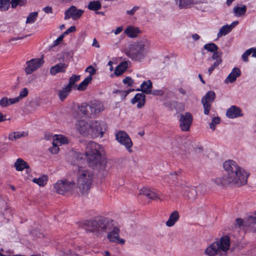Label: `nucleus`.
<instances>
[{
  "label": "nucleus",
  "mask_w": 256,
  "mask_h": 256,
  "mask_svg": "<svg viewBox=\"0 0 256 256\" xmlns=\"http://www.w3.org/2000/svg\"><path fill=\"white\" fill-rule=\"evenodd\" d=\"M223 168L226 174L214 180V182L220 186L229 184L240 186L247 183L249 174L233 160H226Z\"/></svg>",
  "instance_id": "obj_1"
},
{
  "label": "nucleus",
  "mask_w": 256,
  "mask_h": 256,
  "mask_svg": "<svg viewBox=\"0 0 256 256\" xmlns=\"http://www.w3.org/2000/svg\"><path fill=\"white\" fill-rule=\"evenodd\" d=\"M103 147L94 142H90L86 144L85 154L76 153L75 157L78 160L86 159L89 166L98 170L105 168L106 162L102 156Z\"/></svg>",
  "instance_id": "obj_2"
},
{
  "label": "nucleus",
  "mask_w": 256,
  "mask_h": 256,
  "mask_svg": "<svg viewBox=\"0 0 256 256\" xmlns=\"http://www.w3.org/2000/svg\"><path fill=\"white\" fill-rule=\"evenodd\" d=\"M106 123L102 120H78L76 130L80 134L92 138H102L108 130Z\"/></svg>",
  "instance_id": "obj_3"
},
{
  "label": "nucleus",
  "mask_w": 256,
  "mask_h": 256,
  "mask_svg": "<svg viewBox=\"0 0 256 256\" xmlns=\"http://www.w3.org/2000/svg\"><path fill=\"white\" fill-rule=\"evenodd\" d=\"M150 42L146 37L130 44L125 49V54L132 60L140 62L148 54L150 48Z\"/></svg>",
  "instance_id": "obj_4"
},
{
  "label": "nucleus",
  "mask_w": 256,
  "mask_h": 256,
  "mask_svg": "<svg viewBox=\"0 0 256 256\" xmlns=\"http://www.w3.org/2000/svg\"><path fill=\"white\" fill-rule=\"evenodd\" d=\"M230 238L224 236L208 245L204 253L206 256H226L230 250Z\"/></svg>",
  "instance_id": "obj_5"
},
{
  "label": "nucleus",
  "mask_w": 256,
  "mask_h": 256,
  "mask_svg": "<svg viewBox=\"0 0 256 256\" xmlns=\"http://www.w3.org/2000/svg\"><path fill=\"white\" fill-rule=\"evenodd\" d=\"M77 186L82 193L87 192L90 189L93 178V172L88 169L78 166L77 172Z\"/></svg>",
  "instance_id": "obj_6"
},
{
  "label": "nucleus",
  "mask_w": 256,
  "mask_h": 256,
  "mask_svg": "<svg viewBox=\"0 0 256 256\" xmlns=\"http://www.w3.org/2000/svg\"><path fill=\"white\" fill-rule=\"evenodd\" d=\"M112 220L100 218L94 220L88 221L86 224L88 230L94 233L99 236H103L108 231V228L112 226Z\"/></svg>",
  "instance_id": "obj_7"
},
{
  "label": "nucleus",
  "mask_w": 256,
  "mask_h": 256,
  "mask_svg": "<svg viewBox=\"0 0 256 256\" xmlns=\"http://www.w3.org/2000/svg\"><path fill=\"white\" fill-rule=\"evenodd\" d=\"M174 185L176 191L190 200L194 199L198 192L200 191L201 188L204 187L203 185H200L196 188V190L190 188L186 185V182L183 181H178Z\"/></svg>",
  "instance_id": "obj_8"
},
{
  "label": "nucleus",
  "mask_w": 256,
  "mask_h": 256,
  "mask_svg": "<svg viewBox=\"0 0 256 256\" xmlns=\"http://www.w3.org/2000/svg\"><path fill=\"white\" fill-rule=\"evenodd\" d=\"M112 226L110 228H108L107 238L110 242H114L116 244H124L126 240L120 236V228L118 226L117 224L114 220L110 222Z\"/></svg>",
  "instance_id": "obj_9"
},
{
  "label": "nucleus",
  "mask_w": 256,
  "mask_h": 256,
  "mask_svg": "<svg viewBox=\"0 0 256 256\" xmlns=\"http://www.w3.org/2000/svg\"><path fill=\"white\" fill-rule=\"evenodd\" d=\"M116 140L122 146H124L128 152H132L133 142L127 132L122 130H118L115 133Z\"/></svg>",
  "instance_id": "obj_10"
},
{
  "label": "nucleus",
  "mask_w": 256,
  "mask_h": 256,
  "mask_svg": "<svg viewBox=\"0 0 256 256\" xmlns=\"http://www.w3.org/2000/svg\"><path fill=\"white\" fill-rule=\"evenodd\" d=\"M76 187L75 183L67 180H58L54 185L55 191L58 194H63L72 191Z\"/></svg>",
  "instance_id": "obj_11"
},
{
  "label": "nucleus",
  "mask_w": 256,
  "mask_h": 256,
  "mask_svg": "<svg viewBox=\"0 0 256 256\" xmlns=\"http://www.w3.org/2000/svg\"><path fill=\"white\" fill-rule=\"evenodd\" d=\"M193 120L192 114L186 112L182 114L180 118V126L182 131L188 132L190 130Z\"/></svg>",
  "instance_id": "obj_12"
},
{
  "label": "nucleus",
  "mask_w": 256,
  "mask_h": 256,
  "mask_svg": "<svg viewBox=\"0 0 256 256\" xmlns=\"http://www.w3.org/2000/svg\"><path fill=\"white\" fill-rule=\"evenodd\" d=\"M44 64L42 58H34L26 62L25 72L26 74H31L40 67Z\"/></svg>",
  "instance_id": "obj_13"
},
{
  "label": "nucleus",
  "mask_w": 256,
  "mask_h": 256,
  "mask_svg": "<svg viewBox=\"0 0 256 256\" xmlns=\"http://www.w3.org/2000/svg\"><path fill=\"white\" fill-rule=\"evenodd\" d=\"M83 12L82 10L77 9L74 6H72L66 11L64 19L72 18L74 20H78L82 16Z\"/></svg>",
  "instance_id": "obj_14"
},
{
  "label": "nucleus",
  "mask_w": 256,
  "mask_h": 256,
  "mask_svg": "<svg viewBox=\"0 0 256 256\" xmlns=\"http://www.w3.org/2000/svg\"><path fill=\"white\" fill-rule=\"evenodd\" d=\"M90 105L92 109L91 116H92V117L98 116L104 110L103 103L98 100L91 102Z\"/></svg>",
  "instance_id": "obj_15"
},
{
  "label": "nucleus",
  "mask_w": 256,
  "mask_h": 256,
  "mask_svg": "<svg viewBox=\"0 0 256 256\" xmlns=\"http://www.w3.org/2000/svg\"><path fill=\"white\" fill-rule=\"evenodd\" d=\"M242 115L241 109L234 106H232L226 112V116L229 118H236Z\"/></svg>",
  "instance_id": "obj_16"
},
{
  "label": "nucleus",
  "mask_w": 256,
  "mask_h": 256,
  "mask_svg": "<svg viewBox=\"0 0 256 256\" xmlns=\"http://www.w3.org/2000/svg\"><path fill=\"white\" fill-rule=\"evenodd\" d=\"M241 74V71L238 68H234L224 80L225 84L233 83Z\"/></svg>",
  "instance_id": "obj_17"
},
{
  "label": "nucleus",
  "mask_w": 256,
  "mask_h": 256,
  "mask_svg": "<svg viewBox=\"0 0 256 256\" xmlns=\"http://www.w3.org/2000/svg\"><path fill=\"white\" fill-rule=\"evenodd\" d=\"M124 33L130 38H135L141 33V31L138 27L130 25L126 27Z\"/></svg>",
  "instance_id": "obj_18"
},
{
  "label": "nucleus",
  "mask_w": 256,
  "mask_h": 256,
  "mask_svg": "<svg viewBox=\"0 0 256 256\" xmlns=\"http://www.w3.org/2000/svg\"><path fill=\"white\" fill-rule=\"evenodd\" d=\"M146 96L143 93L136 94L131 100L132 104H137L138 108H142L145 104Z\"/></svg>",
  "instance_id": "obj_19"
},
{
  "label": "nucleus",
  "mask_w": 256,
  "mask_h": 256,
  "mask_svg": "<svg viewBox=\"0 0 256 256\" xmlns=\"http://www.w3.org/2000/svg\"><path fill=\"white\" fill-rule=\"evenodd\" d=\"M247 10L246 6L241 4L234 7L232 12L236 17H243L245 16Z\"/></svg>",
  "instance_id": "obj_20"
},
{
  "label": "nucleus",
  "mask_w": 256,
  "mask_h": 256,
  "mask_svg": "<svg viewBox=\"0 0 256 256\" xmlns=\"http://www.w3.org/2000/svg\"><path fill=\"white\" fill-rule=\"evenodd\" d=\"M68 66L64 63H60L52 66L50 69V73L52 76H55L58 73L66 72Z\"/></svg>",
  "instance_id": "obj_21"
},
{
  "label": "nucleus",
  "mask_w": 256,
  "mask_h": 256,
  "mask_svg": "<svg viewBox=\"0 0 256 256\" xmlns=\"http://www.w3.org/2000/svg\"><path fill=\"white\" fill-rule=\"evenodd\" d=\"M179 218V212L177 210H174L170 214L168 220L166 222V225L168 227H172L177 222Z\"/></svg>",
  "instance_id": "obj_22"
},
{
  "label": "nucleus",
  "mask_w": 256,
  "mask_h": 256,
  "mask_svg": "<svg viewBox=\"0 0 256 256\" xmlns=\"http://www.w3.org/2000/svg\"><path fill=\"white\" fill-rule=\"evenodd\" d=\"M152 82L150 80H148L143 82L140 85V88H138L136 90H141L144 94H150L152 93Z\"/></svg>",
  "instance_id": "obj_23"
},
{
  "label": "nucleus",
  "mask_w": 256,
  "mask_h": 256,
  "mask_svg": "<svg viewBox=\"0 0 256 256\" xmlns=\"http://www.w3.org/2000/svg\"><path fill=\"white\" fill-rule=\"evenodd\" d=\"M28 133L25 131L12 132L8 134V138L10 140L14 141L23 137H26Z\"/></svg>",
  "instance_id": "obj_24"
},
{
  "label": "nucleus",
  "mask_w": 256,
  "mask_h": 256,
  "mask_svg": "<svg viewBox=\"0 0 256 256\" xmlns=\"http://www.w3.org/2000/svg\"><path fill=\"white\" fill-rule=\"evenodd\" d=\"M180 9L187 8L197 2V0H174Z\"/></svg>",
  "instance_id": "obj_25"
},
{
  "label": "nucleus",
  "mask_w": 256,
  "mask_h": 256,
  "mask_svg": "<svg viewBox=\"0 0 256 256\" xmlns=\"http://www.w3.org/2000/svg\"><path fill=\"white\" fill-rule=\"evenodd\" d=\"M139 194L140 195H144L152 200H154L158 198V194L146 188H141L139 191Z\"/></svg>",
  "instance_id": "obj_26"
},
{
  "label": "nucleus",
  "mask_w": 256,
  "mask_h": 256,
  "mask_svg": "<svg viewBox=\"0 0 256 256\" xmlns=\"http://www.w3.org/2000/svg\"><path fill=\"white\" fill-rule=\"evenodd\" d=\"M28 165L26 161L21 158H18L14 163V168L18 172H22Z\"/></svg>",
  "instance_id": "obj_27"
},
{
  "label": "nucleus",
  "mask_w": 256,
  "mask_h": 256,
  "mask_svg": "<svg viewBox=\"0 0 256 256\" xmlns=\"http://www.w3.org/2000/svg\"><path fill=\"white\" fill-rule=\"evenodd\" d=\"M128 63L126 61L120 62L116 68L114 70V75L120 76L122 75L127 69Z\"/></svg>",
  "instance_id": "obj_28"
},
{
  "label": "nucleus",
  "mask_w": 256,
  "mask_h": 256,
  "mask_svg": "<svg viewBox=\"0 0 256 256\" xmlns=\"http://www.w3.org/2000/svg\"><path fill=\"white\" fill-rule=\"evenodd\" d=\"M53 142L54 144L60 146L68 144V140L66 136L62 134H55L53 137Z\"/></svg>",
  "instance_id": "obj_29"
},
{
  "label": "nucleus",
  "mask_w": 256,
  "mask_h": 256,
  "mask_svg": "<svg viewBox=\"0 0 256 256\" xmlns=\"http://www.w3.org/2000/svg\"><path fill=\"white\" fill-rule=\"evenodd\" d=\"M252 56L253 58H256V48H251L247 50H246L242 54V60L245 62H248V57L250 56Z\"/></svg>",
  "instance_id": "obj_30"
},
{
  "label": "nucleus",
  "mask_w": 256,
  "mask_h": 256,
  "mask_svg": "<svg viewBox=\"0 0 256 256\" xmlns=\"http://www.w3.org/2000/svg\"><path fill=\"white\" fill-rule=\"evenodd\" d=\"M78 110L84 116L88 117H92V116H91L92 109L90 104H82L80 106H78Z\"/></svg>",
  "instance_id": "obj_31"
},
{
  "label": "nucleus",
  "mask_w": 256,
  "mask_h": 256,
  "mask_svg": "<svg viewBox=\"0 0 256 256\" xmlns=\"http://www.w3.org/2000/svg\"><path fill=\"white\" fill-rule=\"evenodd\" d=\"M31 180L40 186H44L46 184L48 181V177L46 175L43 174L38 178H32Z\"/></svg>",
  "instance_id": "obj_32"
},
{
  "label": "nucleus",
  "mask_w": 256,
  "mask_h": 256,
  "mask_svg": "<svg viewBox=\"0 0 256 256\" xmlns=\"http://www.w3.org/2000/svg\"><path fill=\"white\" fill-rule=\"evenodd\" d=\"M72 90V88L66 85L63 88L60 90L58 93V96L60 100L63 101L69 94Z\"/></svg>",
  "instance_id": "obj_33"
},
{
  "label": "nucleus",
  "mask_w": 256,
  "mask_h": 256,
  "mask_svg": "<svg viewBox=\"0 0 256 256\" xmlns=\"http://www.w3.org/2000/svg\"><path fill=\"white\" fill-rule=\"evenodd\" d=\"M216 94L214 92L209 91L202 98V102H206L208 104H212L214 98Z\"/></svg>",
  "instance_id": "obj_34"
},
{
  "label": "nucleus",
  "mask_w": 256,
  "mask_h": 256,
  "mask_svg": "<svg viewBox=\"0 0 256 256\" xmlns=\"http://www.w3.org/2000/svg\"><path fill=\"white\" fill-rule=\"evenodd\" d=\"M92 78L91 76H87L77 86L78 90L82 91L85 90L88 84L92 82Z\"/></svg>",
  "instance_id": "obj_35"
},
{
  "label": "nucleus",
  "mask_w": 256,
  "mask_h": 256,
  "mask_svg": "<svg viewBox=\"0 0 256 256\" xmlns=\"http://www.w3.org/2000/svg\"><path fill=\"white\" fill-rule=\"evenodd\" d=\"M231 30L228 26V24L223 26L219 30L217 34V38H220L222 36H224L231 32Z\"/></svg>",
  "instance_id": "obj_36"
},
{
  "label": "nucleus",
  "mask_w": 256,
  "mask_h": 256,
  "mask_svg": "<svg viewBox=\"0 0 256 256\" xmlns=\"http://www.w3.org/2000/svg\"><path fill=\"white\" fill-rule=\"evenodd\" d=\"M38 16V12H30L27 18L26 21V24H32L36 21Z\"/></svg>",
  "instance_id": "obj_37"
},
{
  "label": "nucleus",
  "mask_w": 256,
  "mask_h": 256,
  "mask_svg": "<svg viewBox=\"0 0 256 256\" xmlns=\"http://www.w3.org/2000/svg\"><path fill=\"white\" fill-rule=\"evenodd\" d=\"M101 8V4L98 1L90 2L88 6V8L92 10H98Z\"/></svg>",
  "instance_id": "obj_38"
},
{
  "label": "nucleus",
  "mask_w": 256,
  "mask_h": 256,
  "mask_svg": "<svg viewBox=\"0 0 256 256\" xmlns=\"http://www.w3.org/2000/svg\"><path fill=\"white\" fill-rule=\"evenodd\" d=\"M10 0H0V10L5 11L8 10L10 6Z\"/></svg>",
  "instance_id": "obj_39"
},
{
  "label": "nucleus",
  "mask_w": 256,
  "mask_h": 256,
  "mask_svg": "<svg viewBox=\"0 0 256 256\" xmlns=\"http://www.w3.org/2000/svg\"><path fill=\"white\" fill-rule=\"evenodd\" d=\"M204 48L208 52H213L218 50V46L214 43H208L204 46Z\"/></svg>",
  "instance_id": "obj_40"
},
{
  "label": "nucleus",
  "mask_w": 256,
  "mask_h": 256,
  "mask_svg": "<svg viewBox=\"0 0 256 256\" xmlns=\"http://www.w3.org/2000/svg\"><path fill=\"white\" fill-rule=\"evenodd\" d=\"M80 80V76L73 74L72 76L70 77L69 79V82L68 86H69L70 88H72V86L74 84Z\"/></svg>",
  "instance_id": "obj_41"
},
{
  "label": "nucleus",
  "mask_w": 256,
  "mask_h": 256,
  "mask_svg": "<svg viewBox=\"0 0 256 256\" xmlns=\"http://www.w3.org/2000/svg\"><path fill=\"white\" fill-rule=\"evenodd\" d=\"M177 179H178V178L176 174H170L164 178V180L168 183L174 182L175 180Z\"/></svg>",
  "instance_id": "obj_42"
},
{
  "label": "nucleus",
  "mask_w": 256,
  "mask_h": 256,
  "mask_svg": "<svg viewBox=\"0 0 256 256\" xmlns=\"http://www.w3.org/2000/svg\"><path fill=\"white\" fill-rule=\"evenodd\" d=\"M220 118L218 117L214 118L210 124V128L212 130H215L216 126L220 123Z\"/></svg>",
  "instance_id": "obj_43"
},
{
  "label": "nucleus",
  "mask_w": 256,
  "mask_h": 256,
  "mask_svg": "<svg viewBox=\"0 0 256 256\" xmlns=\"http://www.w3.org/2000/svg\"><path fill=\"white\" fill-rule=\"evenodd\" d=\"M222 62V60H218L217 61H215V62L212 64L208 68V74L210 75L214 68L218 66L221 62Z\"/></svg>",
  "instance_id": "obj_44"
},
{
  "label": "nucleus",
  "mask_w": 256,
  "mask_h": 256,
  "mask_svg": "<svg viewBox=\"0 0 256 256\" xmlns=\"http://www.w3.org/2000/svg\"><path fill=\"white\" fill-rule=\"evenodd\" d=\"M25 173L26 174V178L31 180L32 178V169L30 166L29 164L24 168Z\"/></svg>",
  "instance_id": "obj_45"
},
{
  "label": "nucleus",
  "mask_w": 256,
  "mask_h": 256,
  "mask_svg": "<svg viewBox=\"0 0 256 256\" xmlns=\"http://www.w3.org/2000/svg\"><path fill=\"white\" fill-rule=\"evenodd\" d=\"M0 106L2 108H6L10 106L9 99L7 97H3L0 100Z\"/></svg>",
  "instance_id": "obj_46"
},
{
  "label": "nucleus",
  "mask_w": 256,
  "mask_h": 256,
  "mask_svg": "<svg viewBox=\"0 0 256 256\" xmlns=\"http://www.w3.org/2000/svg\"><path fill=\"white\" fill-rule=\"evenodd\" d=\"M28 94V90L26 88H24L19 93V96H16L18 98L19 100L20 101L23 98L26 97Z\"/></svg>",
  "instance_id": "obj_47"
},
{
  "label": "nucleus",
  "mask_w": 256,
  "mask_h": 256,
  "mask_svg": "<svg viewBox=\"0 0 256 256\" xmlns=\"http://www.w3.org/2000/svg\"><path fill=\"white\" fill-rule=\"evenodd\" d=\"M50 152L52 154H56L60 150L59 146L57 144H54V142H52V146L49 148Z\"/></svg>",
  "instance_id": "obj_48"
},
{
  "label": "nucleus",
  "mask_w": 256,
  "mask_h": 256,
  "mask_svg": "<svg viewBox=\"0 0 256 256\" xmlns=\"http://www.w3.org/2000/svg\"><path fill=\"white\" fill-rule=\"evenodd\" d=\"M123 82L126 84L128 86H133L134 84V80L129 76H127L124 79Z\"/></svg>",
  "instance_id": "obj_49"
},
{
  "label": "nucleus",
  "mask_w": 256,
  "mask_h": 256,
  "mask_svg": "<svg viewBox=\"0 0 256 256\" xmlns=\"http://www.w3.org/2000/svg\"><path fill=\"white\" fill-rule=\"evenodd\" d=\"M248 220L251 223V226L256 232V216H250L248 218Z\"/></svg>",
  "instance_id": "obj_50"
},
{
  "label": "nucleus",
  "mask_w": 256,
  "mask_h": 256,
  "mask_svg": "<svg viewBox=\"0 0 256 256\" xmlns=\"http://www.w3.org/2000/svg\"><path fill=\"white\" fill-rule=\"evenodd\" d=\"M85 72H88L90 74L88 76L92 77L96 73V70L92 66H90L86 69Z\"/></svg>",
  "instance_id": "obj_51"
},
{
  "label": "nucleus",
  "mask_w": 256,
  "mask_h": 256,
  "mask_svg": "<svg viewBox=\"0 0 256 256\" xmlns=\"http://www.w3.org/2000/svg\"><path fill=\"white\" fill-rule=\"evenodd\" d=\"M202 104L204 108V114L206 115H208L210 109L211 104L206 102H202Z\"/></svg>",
  "instance_id": "obj_52"
},
{
  "label": "nucleus",
  "mask_w": 256,
  "mask_h": 256,
  "mask_svg": "<svg viewBox=\"0 0 256 256\" xmlns=\"http://www.w3.org/2000/svg\"><path fill=\"white\" fill-rule=\"evenodd\" d=\"M221 53L216 51L213 52V54L212 55L211 59L215 60L217 61L218 60H222L221 58Z\"/></svg>",
  "instance_id": "obj_53"
},
{
  "label": "nucleus",
  "mask_w": 256,
  "mask_h": 256,
  "mask_svg": "<svg viewBox=\"0 0 256 256\" xmlns=\"http://www.w3.org/2000/svg\"><path fill=\"white\" fill-rule=\"evenodd\" d=\"M64 34H62L54 42L53 44L54 46H58L60 44L62 41L63 40V39L64 38Z\"/></svg>",
  "instance_id": "obj_54"
},
{
  "label": "nucleus",
  "mask_w": 256,
  "mask_h": 256,
  "mask_svg": "<svg viewBox=\"0 0 256 256\" xmlns=\"http://www.w3.org/2000/svg\"><path fill=\"white\" fill-rule=\"evenodd\" d=\"M151 94L155 96H162L164 94V91L162 90H152Z\"/></svg>",
  "instance_id": "obj_55"
},
{
  "label": "nucleus",
  "mask_w": 256,
  "mask_h": 256,
  "mask_svg": "<svg viewBox=\"0 0 256 256\" xmlns=\"http://www.w3.org/2000/svg\"><path fill=\"white\" fill-rule=\"evenodd\" d=\"M76 30V28L75 26H71L69 28L66 30L62 34H64V36L70 33L74 32Z\"/></svg>",
  "instance_id": "obj_56"
},
{
  "label": "nucleus",
  "mask_w": 256,
  "mask_h": 256,
  "mask_svg": "<svg viewBox=\"0 0 256 256\" xmlns=\"http://www.w3.org/2000/svg\"><path fill=\"white\" fill-rule=\"evenodd\" d=\"M139 9V6H134L131 10H128L126 11V14L128 15H133L135 12Z\"/></svg>",
  "instance_id": "obj_57"
},
{
  "label": "nucleus",
  "mask_w": 256,
  "mask_h": 256,
  "mask_svg": "<svg viewBox=\"0 0 256 256\" xmlns=\"http://www.w3.org/2000/svg\"><path fill=\"white\" fill-rule=\"evenodd\" d=\"M9 99V104L10 106L16 104L20 102L19 99L17 97L14 98H10Z\"/></svg>",
  "instance_id": "obj_58"
},
{
  "label": "nucleus",
  "mask_w": 256,
  "mask_h": 256,
  "mask_svg": "<svg viewBox=\"0 0 256 256\" xmlns=\"http://www.w3.org/2000/svg\"><path fill=\"white\" fill-rule=\"evenodd\" d=\"M244 224V221L243 220L241 219V218H237L236 220V222H235V226H238V227H240L242 226Z\"/></svg>",
  "instance_id": "obj_59"
},
{
  "label": "nucleus",
  "mask_w": 256,
  "mask_h": 256,
  "mask_svg": "<svg viewBox=\"0 0 256 256\" xmlns=\"http://www.w3.org/2000/svg\"><path fill=\"white\" fill-rule=\"evenodd\" d=\"M238 24V22L237 20L234 21L232 22L230 24L228 25V26L230 27L231 30H232V29L236 26Z\"/></svg>",
  "instance_id": "obj_60"
},
{
  "label": "nucleus",
  "mask_w": 256,
  "mask_h": 256,
  "mask_svg": "<svg viewBox=\"0 0 256 256\" xmlns=\"http://www.w3.org/2000/svg\"><path fill=\"white\" fill-rule=\"evenodd\" d=\"M20 0H12V6L13 8L16 7L19 4Z\"/></svg>",
  "instance_id": "obj_61"
},
{
  "label": "nucleus",
  "mask_w": 256,
  "mask_h": 256,
  "mask_svg": "<svg viewBox=\"0 0 256 256\" xmlns=\"http://www.w3.org/2000/svg\"><path fill=\"white\" fill-rule=\"evenodd\" d=\"M123 30V28L122 26H119V27H118L116 30H114V34H116V35H117L118 34H119Z\"/></svg>",
  "instance_id": "obj_62"
},
{
  "label": "nucleus",
  "mask_w": 256,
  "mask_h": 256,
  "mask_svg": "<svg viewBox=\"0 0 256 256\" xmlns=\"http://www.w3.org/2000/svg\"><path fill=\"white\" fill-rule=\"evenodd\" d=\"M44 11L47 14L52 12V8L49 6H46L43 8Z\"/></svg>",
  "instance_id": "obj_63"
},
{
  "label": "nucleus",
  "mask_w": 256,
  "mask_h": 256,
  "mask_svg": "<svg viewBox=\"0 0 256 256\" xmlns=\"http://www.w3.org/2000/svg\"><path fill=\"white\" fill-rule=\"evenodd\" d=\"M92 46H94V47H96V48H100V44L97 41V40L96 39V38H94L93 40V42H92Z\"/></svg>",
  "instance_id": "obj_64"
}]
</instances>
